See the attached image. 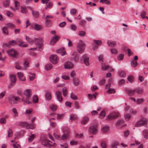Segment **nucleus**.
<instances>
[{
    "mask_svg": "<svg viewBox=\"0 0 148 148\" xmlns=\"http://www.w3.org/2000/svg\"><path fill=\"white\" fill-rule=\"evenodd\" d=\"M108 45L109 46L111 47H114L116 45V42H115L111 40H108L107 41Z\"/></svg>",
    "mask_w": 148,
    "mask_h": 148,
    "instance_id": "obj_18",
    "label": "nucleus"
},
{
    "mask_svg": "<svg viewBox=\"0 0 148 148\" xmlns=\"http://www.w3.org/2000/svg\"><path fill=\"white\" fill-rule=\"evenodd\" d=\"M52 67V65L51 64H48L45 66V69L47 71H48L51 69Z\"/></svg>",
    "mask_w": 148,
    "mask_h": 148,
    "instance_id": "obj_32",
    "label": "nucleus"
},
{
    "mask_svg": "<svg viewBox=\"0 0 148 148\" xmlns=\"http://www.w3.org/2000/svg\"><path fill=\"white\" fill-rule=\"evenodd\" d=\"M8 27H7L5 26L3 27L2 31L3 33L8 35Z\"/></svg>",
    "mask_w": 148,
    "mask_h": 148,
    "instance_id": "obj_40",
    "label": "nucleus"
},
{
    "mask_svg": "<svg viewBox=\"0 0 148 148\" xmlns=\"http://www.w3.org/2000/svg\"><path fill=\"white\" fill-rule=\"evenodd\" d=\"M32 13L33 16L35 18H37L39 16V13L38 11L32 10Z\"/></svg>",
    "mask_w": 148,
    "mask_h": 148,
    "instance_id": "obj_19",
    "label": "nucleus"
},
{
    "mask_svg": "<svg viewBox=\"0 0 148 148\" xmlns=\"http://www.w3.org/2000/svg\"><path fill=\"white\" fill-rule=\"evenodd\" d=\"M88 130L90 132L93 134H95L97 132L96 128L93 126L90 127L89 128Z\"/></svg>",
    "mask_w": 148,
    "mask_h": 148,
    "instance_id": "obj_16",
    "label": "nucleus"
},
{
    "mask_svg": "<svg viewBox=\"0 0 148 148\" xmlns=\"http://www.w3.org/2000/svg\"><path fill=\"white\" fill-rule=\"evenodd\" d=\"M60 37L59 36L55 35L53 37L50 41V44L51 45H54L55 44L59 39Z\"/></svg>",
    "mask_w": 148,
    "mask_h": 148,
    "instance_id": "obj_11",
    "label": "nucleus"
},
{
    "mask_svg": "<svg viewBox=\"0 0 148 148\" xmlns=\"http://www.w3.org/2000/svg\"><path fill=\"white\" fill-rule=\"evenodd\" d=\"M135 92L139 94H141L143 92V89L140 88H136L135 89Z\"/></svg>",
    "mask_w": 148,
    "mask_h": 148,
    "instance_id": "obj_24",
    "label": "nucleus"
},
{
    "mask_svg": "<svg viewBox=\"0 0 148 148\" xmlns=\"http://www.w3.org/2000/svg\"><path fill=\"white\" fill-rule=\"evenodd\" d=\"M16 44V42L14 40H12L9 42V45L14 46Z\"/></svg>",
    "mask_w": 148,
    "mask_h": 148,
    "instance_id": "obj_58",
    "label": "nucleus"
},
{
    "mask_svg": "<svg viewBox=\"0 0 148 148\" xmlns=\"http://www.w3.org/2000/svg\"><path fill=\"white\" fill-rule=\"evenodd\" d=\"M118 73L119 76L121 77H124L126 76L125 73L123 71H119Z\"/></svg>",
    "mask_w": 148,
    "mask_h": 148,
    "instance_id": "obj_21",
    "label": "nucleus"
},
{
    "mask_svg": "<svg viewBox=\"0 0 148 148\" xmlns=\"http://www.w3.org/2000/svg\"><path fill=\"white\" fill-rule=\"evenodd\" d=\"M94 42L96 44L98 45H100L102 44V42L101 40H94Z\"/></svg>",
    "mask_w": 148,
    "mask_h": 148,
    "instance_id": "obj_59",
    "label": "nucleus"
},
{
    "mask_svg": "<svg viewBox=\"0 0 148 148\" xmlns=\"http://www.w3.org/2000/svg\"><path fill=\"white\" fill-rule=\"evenodd\" d=\"M29 79L31 81L33 80L35 78V75L34 73H29Z\"/></svg>",
    "mask_w": 148,
    "mask_h": 148,
    "instance_id": "obj_31",
    "label": "nucleus"
},
{
    "mask_svg": "<svg viewBox=\"0 0 148 148\" xmlns=\"http://www.w3.org/2000/svg\"><path fill=\"white\" fill-rule=\"evenodd\" d=\"M125 117L126 120H129L131 116V115L129 114H127L125 115Z\"/></svg>",
    "mask_w": 148,
    "mask_h": 148,
    "instance_id": "obj_57",
    "label": "nucleus"
},
{
    "mask_svg": "<svg viewBox=\"0 0 148 148\" xmlns=\"http://www.w3.org/2000/svg\"><path fill=\"white\" fill-rule=\"evenodd\" d=\"M16 44H18L21 47H28V45L27 44L23 45V42L22 40L20 39H16Z\"/></svg>",
    "mask_w": 148,
    "mask_h": 148,
    "instance_id": "obj_13",
    "label": "nucleus"
},
{
    "mask_svg": "<svg viewBox=\"0 0 148 148\" xmlns=\"http://www.w3.org/2000/svg\"><path fill=\"white\" fill-rule=\"evenodd\" d=\"M130 64L131 66L133 67L136 66L137 65V62L134 59H132L131 61Z\"/></svg>",
    "mask_w": 148,
    "mask_h": 148,
    "instance_id": "obj_30",
    "label": "nucleus"
},
{
    "mask_svg": "<svg viewBox=\"0 0 148 148\" xmlns=\"http://www.w3.org/2000/svg\"><path fill=\"white\" fill-rule=\"evenodd\" d=\"M21 12L22 13H25L27 12V10L25 8L21 7Z\"/></svg>",
    "mask_w": 148,
    "mask_h": 148,
    "instance_id": "obj_56",
    "label": "nucleus"
},
{
    "mask_svg": "<svg viewBox=\"0 0 148 148\" xmlns=\"http://www.w3.org/2000/svg\"><path fill=\"white\" fill-rule=\"evenodd\" d=\"M79 35L81 37H84L86 34V32L84 31H80L79 32Z\"/></svg>",
    "mask_w": 148,
    "mask_h": 148,
    "instance_id": "obj_49",
    "label": "nucleus"
},
{
    "mask_svg": "<svg viewBox=\"0 0 148 148\" xmlns=\"http://www.w3.org/2000/svg\"><path fill=\"white\" fill-rule=\"evenodd\" d=\"M52 22L49 19H45V26L47 27H49L51 26Z\"/></svg>",
    "mask_w": 148,
    "mask_h": 148,
    "instance_id": "obj_22",
    "label": "nucleus"
},
{
    "mask_svg": "<svg viewBox=\"0 0 148 148\" xmlns=\"http://www.w3.org/2000/svg\"><path fill=\"white\" fill-rule=\"evenodd\" d=\"M101 145L103 148H106L107 147V145L106 144V142L104 141L101 142Z\"/></svg>",
    "mask_w": 148,
    "mask_h": 148,
    "instance_id": "obj_43",
    "label": "nucleus"
},
{
    "mask_svg": "<svg viewBox=\"0 0 148 148\" xmlns=\"http://www.w3.org/2000/svg\"><path fill=\"white\" fill-rule=\"evenodd\" d=\"M118 143L117 142H113L111 146L112 148L115 147V148H116L117 147L116 146L118 145Z\"/></svg>",
    "mask_w": 148,
    "mask_h": 148,
    "instance_id": "obj_64",
    "label": "nucleus"
},
{
    "mask_svg": "<svg viewBox=\"0 0 148 148\" xmlns=\"http://www.w3.org/2000/svg\"><path fill=\"white\" fill-rule=\"evenodd\" d=\"M14 104H16L17 103V101L20 100V98L18 97H14Z\"/></svg>",
    "mask_w": 148,
    "mask_h": 148,
    "instance_id": "obj_53",
    "label": "nucleus"
},
{
    "mask_svg": "<svg viewBox=\"0 0 148 148\" xmlns=\"http://www.w3.org/2000/svg\"><path fill=\"white\" fill-rule=\"evenodd\" d=\"M42 26L41 25H36L35 26V28L36 30L38 31L41 29H42Z\"/></svg>",
    "mask_w": 148,
    "mask_h": 148,
    "instance_id": "obj_47",
    "label": "nucleus"
},
{
    "mask_svg": "<svg viewBox=\"0 0 148 148\" xmlns=\"http://www.w3.org/2000/svg\"><path fill=\"white\" fill-rule=\"evenodd\" d=\"M45 97L46 99L48 101L51 100V94L50 92H47L45 95Z\"/></svg>",
    "mask_w": 148,
    "mask_h": 148,
    "instance_id": "obj_23",
    "label": "nucleus"
},
{
    "mask_svg": "<svg viewBox=\"0 0 148 148\" xmlns=\"http://www.w3.org/2000/svg\"><path fill=\"white\" fill-rule=\"evenodd\" d=\"M50 108L53 111H54L57 110V107L56 105L51 104L50 105Z\"/></svg>",
    "mask_w": 148,
    "mask_h": 148,
    "instance_id": "obj_39",
    "label": "nucleus"
},
{
    "mask_svg": "<svg viewBox=\"0 0 148 148\" xmlns=\"http://www.w3.org/2000/svg\"><path fill=\"white\" fill-rule=\"evenodd\" d=\"M73 56H74L73 58V59L75 61H77L79 59V56L76 52H74L72 53Z\"/></svg>",
    "mask_w": 148,
    "mask_h": 148,
    "instance_id": "obj_20",
    "label": "nucleus"
},
{
    "mask_svg": "<svg viewBox=\"0 0 148 148\" xmlns=\"http://www.w3.org/2000/svg\"><path fill=\"white\" fill-rule=\"evenodd\" d=\"M71 98L74 100H76L77 99V97L74 94H73L72 92L71 93Z\"/></svg>",
    "mask_w": 148,
    "mask_h": 148,
    "instance_id": "obj_52",
    "label": "nucleus"
},
{
    "mask_svg": "<svg viewBox=\"0 0 148 148\" xmlns=\"http://www.w3.org/2000/svg\"><path fill=\"white\" fill-rule=\"evenodd\" d=\"M25 38L26 40L29 43L31 44H32L33 43L34 40L31 38L27 36H26Z\"/></svg>",
    "mask_w": 148,
    "mask_h": 148,
    "instance_id": "obj_38",
    "label": "nucleus"
},
{
    "mask_svg": "<svg viewBox=\"0 0 148 148\" xmlns=\"http://www.w3.org/2000/svg\"><path fill=\"white\" fill-rule=\"evenodd\" d=\"M33 102L35 103H36L38 102V98L36 95L34 96L33 98Z\"/></svg>",
    "mask_w": 148,
    "mask_h": 148,
    "instance_id": "obj_42",
    "label": "nucleus"
},
{
    "mask_svg": "<svg viewBox=\"0 0 148 148\" xmlns=\"http://www.w3.org/2000/svg\"><path fill=\"white\" fill-rule=\"evenodd\" d=\"M119 113L113 112L107 116L106 119L107 120L114 119L118 117Z\"/></svg>",
    "mask_w": 148,
    "mask_h": 148,
    "instance_id": "obj_3",
    "label": "nucleus"
},
{
    "mask_svg": "<svg viewBox=\"0 0 148 148\" xmlns=\"http://www.w3.org/2000/svg\"><path fill=\"white\" fill-rule=\"evenodd\" d=\"M147 121V119H143L139 121H137L136 123L135 126L136 127H140L145 124Z\"/></svg>",
    "mask_w": 148,
    "mask_h": 148,
    "instance_id": "obj_7",
    "label": "nucleus"
},
{
    "mask_svg": "<svg viewBox=\"0 0 148 148\" xmlns=\"http://www.w3.org/2000/svg\"><path fill=\"white\" fill-rule=\"evenodd\" d=\"M74 84L75 85L77 86L79 85V79L77 78H74L73 80Z\"/></svg>",
    "mask_w": 148,
    "mask_h": 148,
    "instance_id": "obj_29",
    "label": "nucleus"
},
{
    "mask_svg": "<svg viewBox=\"0 0 148 148\" xmlns=\"http://www.w3.org/2000/svg\"><path fill=\"white\" fill-rule=\"evenodd\" d=\"M8 132V137H11L13 134V132L12 130L10 129L9 128Z\"/></svg>",
    "mask_w": 148,
    "mask_h": 148,
    "instance_id": "obj_45",
    "label": "nucleus"
},
{
    "mask_svg": "<svg viewBox=\"0 0 148 148\" xmlns=\"http://www.w3.org/2000/svg\"><path fill=\"white\" fill-rule=\"evenodd\" d=\"M35 125L33 123L27 124L26 126V127L27 129H34L35 128Z\"/></svg>",
    "mask_w": 148,
    "mask_h": 148,
    "instance_id": "obj_25",
    "label": "nucleus"
},
{
    "mask_svg": "<svg viewBox=\"0 0 148 148\" xmlns=\"http://www.w3.org/2000/svg\"><path fill=\"white\" fill-rule=\"evenodd\" d=\"M84 45L83 42L82 40H80L78 44L77 49L78 52L80 53H82L84 51Z\"/></svg>",
    "mask_w": 148,
    "mask_h": 148,
    "instance_id": "obj_6",
    "label": "nucleus"
},
{
    "mask_svg": "<svg viewBox=\"0 0 148 148\" xmlns=\"http://www.w3.org/2000/svg\"><path fill=\"white\" fill-rule=\"evenodd\" d=\"M134 77L131 75H129L127 78L128 80L130 83H132L134 81Z\"/></svg>",
    "mask_w": 148,
    "mask_h": 148,
    "instance_id": "obj_44",
    "label": "nucleus"
},
{
    "mask_svg": "<svg viewBox=\"0 0 148 148\" xmlns=\"http://www.w3.org/2000/svg\"><path fill=\"white\" fill-rule=\"evenodd\" d=\"M108 66L106 65L105 63H102L101 66V69L103 70H106L108 68Z\"/></svg>",
    "mask_w": 148,
    "mask_h": 148,
    "instance_id": "obj_37",
    "label": "nucleus"
},
{
    "mask_svg": "<svg viewBox=\"0 0 148 148\" xmlns=\"http://www.w3.org/2000/svg\"><path fill=\"white\" fill-rule=\"evenodd\" d=\"M63 95L64 97H66L67 95V90L66 88L64 87L62 89Z\"/></svg>",
    "mask_w": 148,
    "mask_h": 148,
    "instance_id": "obj_48",
    "label": "nucleus"
},
{
    "mask_svg": "<svg viewBox=\"0 0 148 148\" xmlns=\"http://www.w3.org/2000/svg\"><path fill=\"white\" fill-rule=\"evenodd\" d=\"M49 59L52 63L56 64L58 62V58L56 55H52L50 57Z\"/></svg>",
    "mask_w": 148,
    "mask_h": 148,
    "instance_id": "obj_9",
    "label": "nucleus"
},
{
    "mask_svg": "<svg viewBox=\"0 0 148 148\" xmlns=\"http://www.w3.org/2000/svg\"><path fill=\"white\" fill-rule=\"evenodd\" d=\"M109 127L105 126L102 128L101 130L104 132H106L109 130Z\"/></svg>",
    "mask_w": 148,
    "mask_h": 148,
    "instance_id": "obj_60",
    "label": "nucleus"
},
{
    "mask_svg": "<svg viewBox=\"0 0 148 148\" xmlns=\"http://www.w3.org/2000/svg\"><path fill=\"white\" fill-rule=\"evenodd\" d=\"M13 146L14 148H21V145L17 144V143H14L13 145Z\"/></svg>",
    "mask_w": 148,
    "mask_h": 148,
    "instance_id": "obj_62",
    "label": "nucleus"
},
{
    "mask_svg": "<svg viewBox=\"0 0 148 148\" xmlns=\"http://www.w3.org/2000/svg\"><path fill=\"white\" fill-rule=\"evenodd\" d=\"M24 95L26 97L27 100H29L30 97L32 95L31 90L29 89H27L24 92Z\"/></svg>",
    "mask_w": 148,
    "mask_h": 148,
    "instance_id": "obj_10",
    "label": "nucleus"
},
{
    "mask_svg": "<svg viewBox=\"0 0 148 148\" xmlns=\"http://www.w3.org/2000/svg\"><path fill=\"white\" fill-rule=\"evenodd\" d=\"M6 121L5 118H2L0 119V123L5 124L6 123Z\"/></svg>",
    "mask_w": 148,
    "mask_h": 148,
    "instance_id": "obj_54",
    "label": "nucleus"
},
{
    "mask_svg": "<svg viewBox=\"0 0 148 148\" xmlns=\"http://www.w3.org/2000/svg\"><path fill=\"white\" fill-rule=\"evenodd\" d=\"M143 134L144 137L146 138H148V130H144L143 131Z\"/></svg>",
    "mask_w": 148,
    "mask_h": 148,
    "instance_id": "obj_33",
    "label": "nucleus"
},
{
    "mask_svg": "<svg viewBox=\"0 0 148 148\" xmlns=\"http://www.w3.org/2000/svg\"><path fill=\"white\" fill-rule=\"evenodd\" d=\"M27 123L26 122H20L18 123V125L21 127H23L26 125Z\"/></svg>",
    "mask_w": 148,
    "mask_h": 148,
    "instance_id": "obj_63",
    "label": "nucleus"
},
{
    "mask_svg": "<svg viewBox=\"0 0 148 148\" xmlns=\"http://www.w3.org/2000/svg\"><path fill=\"white\" fill-rule=\"evenodd\" d=\"M10 1L8 0H6L3 3V6L5 7L8 6L10 4Z\"/></svg>",
    "mask_w": 148,
    "mask_h": 148,
    "instance_id": "obj_41",
    "label": "nucleus"
},
{
    "mask_svg": "<svg viewBox=\"0 0 148 148\" xmlns=\"http://www.w3.org/2000/svg\"><path fill=\"white\" fill-rule=\"evenodd\" d=\"M10 80L11 83L8 86L9 88H11L14 86L13 83H15L16 81V77L14 75H10Z\"/></svg>",
    "mask_w": 148,
    "mask_h": 148,
    "instance_id": "obj_8",
    "label": "nucleus"
},
{
    "mask_svg": "<svg viewBox=\"0 0 148 148\" xmlns=\"http://www.w3.org/2000/svg\"><path fill=\"white\" fill-rule=\"evenodd\" d=\"M64 67L65 69H70L73 66V64L70 62H66L64 64Z\"/></svg>",
    "mask_w": 148,
    "mask_h": 148,
    "instance_id": "obj_12",
    "label": "nucleus"
},
{
    "mask_svg": "<svg viewBox=\"0 0 148 148\" xmlns=\"http://www.w3.org/2000/svg\"><path fill=\"white\" fill-rule=\"evenodd\" d=\"M56 95L57 99L60 102L62 101V97L61 92L59 91H57L56 92Z\"/></svg>",
    "mask_w": 148,
    "mask_h": 148,
    "instance_id": "obj_15",
    "label": "nucleus"
},
{
    "mask_svg": "<svg viewBox=\"0 0 148 148\" xmlns=\"http://www.w3.org/2000/svg\"><path fill=\"white\" fill-rule=\"evenodd\" d=\"M143 99L142 98L138 99H137L136 102L137 104L139 105L143 101Z\"/></svg>",
    "mask_w": 148,
    "mask_h": 148,
    "instance_id": "obj_61",
    "label": "nucleus"
},
{
    "mask_svg": "<svg viewBox=\"0 0 148 148\" xmlns=\"http://www.w3.org/2000/svg\"><path fill=\"white\" fill-rule=\"evenodd\" d=\"M126 92L128 93V94L129 96H132L134 95L135 93V89L129 90L127 89L126 90Z\"/></svg>",
    "mask_w": 148,
    "mask_h": 148,
    "instance_id": "obj_17",
    "label": "nucleus"
},
{
    "mask_svg": "<svg viewBox=\"0 0 148 148\" xmlns=\"http://www.w3.org/2000/svg\"><path fill=\"white\" fill-rule=\"evenodd\" d=\"M41 143L44 146L50 148H52V147H56L57 145L56 143H53L50 140H47L45 139H43L41 141Z\"/></svg>",
    "mask_w": 148,
    "mask_h": 148,
    "instance_id": "obj_1",
    "label": "nucleus"
},
{
    "mask_svg": "<svg viewBox=\"0 0 148 148\" xmlns=\"http://www.w3.org/2000/svg\"><path fill=\"white\" fill-rule=\"evenodd\" d=\"M21 63L20 62L18 61L15 63V68L17 69H21L22 68L20 66Z\"/></svg>",
    "mask_w": 148,
    "mask_h": 148,
    "instance_id": "obj_26",
    "label": "nucleus"
},
{
    "mask_svg": "<svg viewBox=\"0 0 148 148\" xmlns=\"http://www.w3.org/2000/svg\"><path fill=\"white\" fill-rule=\"evenodd\" d=\"M31 135L29 136L28 139V141L29 142H32L36 137L35 135L34 134H32V133H31Z\"/></svg>",
    "mask_w": 148,
    "mask_h": 148,
    "instance_id": "obj_28",
    "label": "nucleus"
},
{
    "mask_svg": "<svg viewBox=\"0 0 148 148\" xmlns=\"http://www.w3.org/2000/svg\"><path fill=\"white\" fill-rule=\"evenodd\" d=\"M63 131L64 133L62 136V139L64 140L69 138L70 131L69 128L66 127H64Z\"/></svg>",
    "mask_w": 148,
    "mask_h": 148,
    "instance_id": "obj_2",
    "label": "nucleus"
},
{
    "mask_svg": "<svg viewBox=\"0 0 148 148\" xmlns=\"http://www.w3.org/2000/svg\"><path fill=\"white\" fill-rule=\"evenodd\" d=\"M77 117L76 116L73 114H72L70 115V119L71 120V121H74L77 119Z\"/></svg>",
    "mask_w": 148,
    "mask_h": 148,
    "instance_id": "obj_46",
    "label": "nucleus"
},
{
    "mask_svg": "<svg viewBox=\"0 0 148 148\" xmlns=\"http://www.w3.org/2000/svg\"><path fill=\"white\" fill-rule=\"evenodd\" d=\"M124 55L122 54H120L117 57V59L119 60H122L123 58Z\"/></svg>",
    "mask_w": 148,
    "mask_h": 148,
    "instance_id": "obj_50",
    "label": "nucleus"
},
{
    "mask_svg": "<svg viewBox=\"0 0 148 148\" xmlns=\"http://www.w3.org/2000/svg\"><path fill=\"white\" fill-rule=\"evenodd\" d=\"M7 52L8 54L12 58H16L18 55V53L16 50L13 49L7 51Z\"/></svg>",
    "mask_w": 148,
    "mask_h": 148,
    "instance_id": "obj_5",
    "label": "nucleus"
},
{
    "mask_svg": "<svg viewBox=\"0 0 148 148\" xmlns=\"http://www.w3.org/2000/svg\"><path fill=\"white\" fill-rule=\"evenodd\" d=\"M89 57L86 54L82 56L80 58V60L82 62H83L85 65L88 66L89 65Z\"/></svg>",
    "mask_w": 148,
    "mask_h": 148,
    "instance_id": "obj_4",
    "label": "nucleus"
},
{
    "mask_svg": "<svg viewBox=\"0 0 148 148\" xmlns=\"http://www.w3.org/2000/svg\"><path fill=\"white\" fill-rule=\"evenodd\" d=\"M35 43L38 45L39 47H40L42 44V40L38 38H35L34 39Z\"/></svg>",
    "mask_w": 148,
    "mask_h": 148,
    "instance_id": "obj_14",
    "label": "nucleus"
},
{
    "mask_svg": "<svg viewBox=\"0 0 148 148\" xmlns=\"http://www.w3.org/2000/svg\"><path fill=\"white\" fill-rule=\"evenodd\" d=\"M52 3L51 2H49L47 5H46L45 8L46 10H47L48 8L51 9L52 8Z\"/></svg>",
    "mask_w": 148,
    "mask_h": 148,
    "instance_id": "obj_27",
    "label": "nucleus"
},
{
    "mask_svg": "<svg viewBox=\"0 0 148 148\" xmlns=\"http://www.w3.org/2000/svg\"><path fill=\"white\" fill-rule=\"evenodd\" d=\"M89 120V119L87 117H85L81 121V123L82 124H84L87 123Z\"/></svg>",
    "mask_w": 148,
    "mask_h": 148,
    "instance_id": "obj_35",
    "label": "nucleus"
},
{
    "mask_svg": "<svg viewBox=\"0 0 148 148\" xmlns=\"http://www.w3.org/2000/svg\"><path fill=\"white\" fill-rule=\"evenodd\" d=\"M14 96H10L8 98V100L9 102L11 104H14Z\"/></svg>",
    "mask_w": 148,
    "mask_h": 148,
    "instance_id": "obj_36",
    "label": "nucleus"
},
{
    "mask_svg": "<svg viewBox=\"0 0 148 148\" xmlns=\"http://www.w3.org/2000/svg\"><path fill=\"white\" fill-rule=\"evenodd\" d=\"M19 80H21V78L23 76V74L21 72H18L17 73Z\"/></svg>",
    "mask_w": 148,
    "mask_h": 148,
    "instance_id": "obj_55",
    "label": "nucleus"
},
{
    "mask_svg": "<svg viewBox=\"0 0 148 148\" xmlns=\"http://www.w3.org/2000/svg\"><path fill=\"white\" fill-rule=\"evenodd\" d=\"M111 51L112 54H116L118 53V51L115 48H112L111 49Z\"/></svg>",
    "mask_w": 148,
    "mask_h": 148,
    "instance_id": "obj_51",
    "label": "nucleus"
},
{
    "mask_svg": "<svg viewBox=\"0 0 148 148\" xmlns=\"http://www.w3.org/2000/svg\"><path fill=\"white\" fill-rule=\"evenodd\" d=\"M106 115V113L105 111L103 110L101 111L99 115V117L100 118H103Z\"/></svg>",
    "mask_w": 148,
    "mask_h": 148,
    "instance_id": "obj_34",
    "label": "nucleus"
}]
</instances>
